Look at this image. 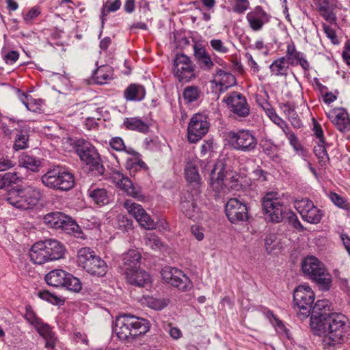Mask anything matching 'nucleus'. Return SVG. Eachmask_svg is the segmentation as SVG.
Wrapping results in <instances>:
<instances>
[{"mask_svg": "<svg viewBox=\"0 0 350 350\" xmlns=\"http://www.w3.org/2000/svg\"><path fill=\"white\" fill-rule=\"evenodd\" d=\"M150 328L147 319L124 314L116 318L114 332L120 340L132 342L145 335Z\"/></svg>", "mask_w": 350, "mask_h": 350, "instance_id": "nucleus-1", "label": "nucleus"}, {"mask_svg": "<svg viewBox=\"0 0 350 350\" xmlns=\"http://www.w3.org/2000/svg\"><path fill=\"white\" fill-rule=\"evenodd\" d=\"M42 197V191L38 187L27 185L11 189L6 193L4 200L16 208L29 210L36 206Z\"/></svg>", "mask_w": 350, "mask_h": 350, "instance_id": "nucleus-2", "label": "nucleus"}, {"mask_svg": "<svg viewBox=\"0 0 350 350\" xmlns=\"http://www.w3.org/2000/svg\"><path fill=\"white\" fill-rule=\"evenodd\" d=\"M229 159H219L215 163L211 174V187L217 193L224 187L233 188L238 182L239 174L230 169L228 162Z\"/></svg>", "mask_w": 350, "mask_h": 350, "instance_id": "nucleus-3", "label": "nucleus"}, {"mask_svg": "<svg viewBox=\"0 0 350 350\" xmlns=\"http://www.w3.org/2000/svg\"><path fill=\"white\" fill-rule=\"evenodd\" d=\"M42 184L52 189L67 191L75 185L73 174L67 169L57 166L41 177Z\"/></svg>", "mask_w": 350, "mask_h": 350, "instance_id": "nucleus-4", "label": "nucleus"}, {"mask_svg": "<svg viewBox=\"0 0 350 350\" xmlns=\"http://www.w3.org/2000/svg\"><path fill=\"white\" fill-rule=\"evenodd\" d=\"M262 206L264 213L271 222H281L287 215L284 198L278 192H267L262 199Z\"/></svg>", "mask_w": 350, "mask_h": 350, "instance_id": "nucleus-5", "label": "nucleus"}, {"mask_svg": "<svg viewBox=\"0 0 350 350\" xmlns=\"http://www.w3.org/2000/svg\"><path fill=\"white\" fill-rule=\"evenodd\" d=\"M78 265L92 275L104 276L107 271L106 262L89 247L81 248L77 252Z\"/></svg>", "mask_w": 350, "mask_h": 350, "instance_id": "nucleus-6", "label": "nucleus"}, {"mask_svg": "<svg viewBox=\"0 0 350 350\" xmlns=\"http://www.w3.org/2000/svg\"><path fill=\"white\" fill-rule=\"evenodd\" d=\"M347 317L342 313H331L328 314L327 332L324 342L329 346H335L340 343L345 334Z\"/></svg>", "mask_w": 350, "mask_h": 350, "instance_id": "nucleus-7", "label": "nucleus"}, {"mask_svg": "<svg viewBox=\"0 0 350 350\" xmlns=\"http://www.w3.org/2000/svg\"><path fill=\"white\" fill-rule=\"evenodd\" d=\"M73 148L81 161L90 167L92 170L101 173L103 166L100 157L96 148L88 141L79 139L72 144Z\"/></svg>", "mask_w": 350, "mask_h": 350, "instance_id": "nucleus-8", "label": "nucleus"}, {"mask_svg": "<svg viewBox=\"0 0 350 350\" xmlns=\"http://www.w3.org/2000/svg\"><path fill=\"white\" fill-rule=\"evenodd\" d=\"M308 275L322 291H327L332 286V277L325 265L314 256H308Z\"/></svg>", "mask_w": 350, "mask_h": 350, "instance_id": "nucleus-9", "label": "nucleus"}, {"mask_svg": "<svg viewBox=\"0 0 350 350\" xmlns=\"http://www.w3.org/2000/svg\"><path fill=\"white\" fill-rule=\"evenodd\" d=\"M227 139L233 149L243 152H253L258 145L255 134L248 129L230 131L227 133Z\"/></svg>", "mask_w": 350, "mask_h": 350, "instance_id": "nucleus-10", "label": "nucleus"}, {"mask_svg": "<svg viewBox=\"0 0 350 350\" xmlns=\"http://www.w3.org/2000/svg\"><path fill=\"white\" fill-rule=\"evenodd\" d=\"M196 66L191 58L183 54L178 53L173 60L172 72L178 81L187 83L196 77Z\"/></svg>", "mask_w": 350, "mask_h": 350, "instance_id": "nucleus-11", "label": "nucleus"}, {"mask_svg": "<svg viewBox=\"0 0 350 350\" xmlns=\"http://www.w3.org/2000/svg\"><path fill=\"white\" fill-rule=\"evenodd\" d=\"M210 123L208 117L202 113H195L190 119L188 126L187 137L191 144H196L202 139L208 132Z\"/></svg>", "mask_w": 350, "mask_h": 350, "instance_id": "nucleus-12", "label": "nucleus"}, {"mask_svg": "<svg viewBox=\"0 0 350 350\" xmlns=\"http://www.w3.org/2000/svg\"><path fill=\"white\" fill-rule=\"evenodd\" d=\"M161 274L165 283L181 291H188L193 286L190 278L178 268L166 266L162 269Z\"/></svg>", "mask_w": 350, "mask_h": 350, "instance_id": "nucleus-13", "label": "nucleus"}, {"mask_svg": "<svg viewBox=\"0 0 350 350\" xmlns=\"http://www.w3.org/2000/svg\"><path fill=\"white\" fill-rule=\"evenodd\" d=\"M128 213L133 216L144 228L152 230L156 228V224L142 205L131 200H126L123 204Z\"/></svg>", "mask_w": 350, "mask_h": 350, "instance_id": "nucleus-14", "label": "nucleus"}, {"mask_svg": "<svg viewBox=\"0 0 350 350\" xmlns=\"http://www.w3.org/2000/svg\"><path fill=\"white\" fill-rule=\"evenodd\" d=\"M311 5L315 7L319 14L331 25L336 23V14L342 9L341 3L328 0H312Z\"/></svg>", "mask_w": 350, "mask_h": 350, "instance_id": "nucleus-15", "label": "nucleus"}, {"mask_svg": "<svg viewBox=\"0 0 350 350\" xmlns=\"http://www.w3.org/2000/svg\"><path fill=\"white\" fill-rule=\"evenodd\" d=\"M226 217L232 224L246 221L248 219L247 206L237 198L230 199L225 206Z\"/></svg>", "mask_w": 350, "mask_h": 350, "instance_id": "nucleus-16", "label": "nucleus"}, {"mask_svg": "<svg viewBox=\"0 0 350 350\" xmlns=\"http://www.w3.org/2000/svg\"><path fill=\"white\" fill-rule=\"evenodd\" d=\"M230 111L238 117H246L250 113V108L245 96L239 92H233L224 98Z\"/></svg>", "mask_w": 350, "mask_h": 350, "instance_id": "nucleus-17", "label": "nucleus"}, {"mask_svg": "<svg viewBox=\"0 0 350 350\" xmlns=\"http://www.w3.org/2000/svg\"><path fill=\"white\" fill-rule=\"evenodd\" d=\"M113 183L120 189L124 191L128 196L133 197L139 201H144V196L139 189L134 187L131 180L118 171L113 172L111 175Z\"/></svg>", "mask_w": 350, "mask_h": 350, "instance_id": "nucleus-18", "label": "nucleus"}, {"mask_svg": "<svg viewBox=\"0 0 350 350\" xmlns=\"http://www.w3.org/2000/svg\"><path fill=\"white\" fill-rule=\"evenodd\" d=\"M180 209L187 218L194 221H199L204 217V213L197 206L196 200L190 193L182 198Z\"/></svg>", "mask_w": 350, "mask_h": 350, "instance_id": "nucleus-19", "label": "nucleus"}, {"mask_svg": "<svg viewBox=\"0 0 350 350\" xmlns=\"http://www.w3.org/2000/svg\"><path fill=\"white\" fill-rule=\"evenodd\" d=\"M271 16L261 7L256 6L246 16L250 27L254 31H260L268 23Z\"/></svg>", "mask_w": 350, "mask_h": 350, "instance_id": "nucleus-20", "label": "nucleus"}, {"mask_svg": "<svg viewBox=\"0 0 350 350\" xmlns=\"http://www.w3.org/2000/svg\"><path fill=\"white\" fill-rule=\"evenodd\" d=\"M293 308L301 320L306 318V286H298L293 292Z\"/></svg>", "mask_w": 350, "mask_h": 350, "instance_id": "nucleus-21", "label": "nucleus"}, {"mask_svg": "<svg viewBox=\"0 0 350 350\" xmlns=\"http://www.w3.org/2000/svg\"><path fill=\"white\" fill-rule=\"evenodd\" d=\"M125 275L127 281L130 284L138 286H145L152 282L150 274L139 267L129 268L125 271Z\"/></svg>", "mask_w": 350, "mask_h": 350, "instance_id": "nucleus-22", "label": "nucleus"}, {"mask_svg": "<svg viewBox=\"0 0 350 350\" xmlns=\"http://www.w3.org/2000/svg\"><path fill=\"white\" fill-rule=\"evenodd\" d=\"M46 241H40L35 243L29 250L31 260L37 265H42L49 262L46 252Z\"/></svg>", "mask_w": 350, "mask_h": 350, "instance_id": "nucleus-23", "label": "nucleus"}, {"mask_svg": "<svg viewBox=\"0 0 350 350\" xmlns=\"http://www.w3.org/2000/svg\"><path fill=\"white\" fill-rule=\"evenodd\" d=\"M329 118L340 131L344 132L350 129V119L345 109H334L330 113Z\"/></svg>", "mask_w": 350, "mask_h": 350, "instance_id": "nucleus-24", "label": "nucleus"}, {"mask_svg": "<svg viewBox=\"0 0 350 350\" xmlns=\"http://www.w3.org/2000/svg\"><path fill=\"white\" fill-rule=\"evenodd\" d=\"M46 252L49 262L60 260L64 258L66 250L64 245L55 239H46Z\"/></svg>", "mask_w": 350, "mask_h": 350, "instance_id": "nucleus-25", "label": "nucleus"}, {"mask_svg": "<svg viewBox=\"0 0 350 350\" xmlns=\"http://www.w3.org/2000/svg\"><path fill=\"white\" fill-rule=\"evenodd\" d=\"M213 82L219 87L220 92H224L236 84V79L231 73L219 69L214 75Z\"/></svg>", "mask_w": 350, "mask_h": 350, "instance_id": "nucleus-26", "label": "nucleus"}, {"mask_svg": "<svg viewBox=\"0 0 350 350\" xmlns=\"http://www.w3.org/2000/svg\"><path fill=\"white\" fill-rule=\"evenodd\" d=\"M328 314H310V326L312 332L317 336H324L327 332Z\"/></svg>", "mask_w": 350, "mask_h": 350, "instance_id": "nucleus-27", "label": "nucleus"}, {"mask_svg": "<svg viewBox=\"0 0 350 350\" xmlns=\"http://www.w3.org/2000/svg\"><path fill=\"white\" fill-rule=\"evenodd\" d=\"M68 273L61 269H53L46 274L44 280L47 284L50 286L62 288L64 284H65Z\"/></svg>", "mask_w": 350, "mask_h": 350, "instance_id": "nucleus-28", "label": "nucleus"}, {"mask_svg": "<svg viewBox=\"0 0 350 350\" xmlns=\"http://www.w3.org/2000/svg\"><path fill=\"white\" fill-rule=\"evenodd\" d=\"M194 56L199 65L204 70H211L214 64L205 48L200 45L194 46Z\"/></svg>", "mask_w": 350, "mask_h": 350, "instance_id": "nucleus-29", "label": "nucleus"}, {"mask_svg": "<svg viewBox=\"0 0 350 350\" xmlns=\"http://www.w3.org/2000/svg\"><path fill=\"white\" fill-rule=\"evenodd\" d=\"M88 195L98 206H104L109 202L108 192L104 188H98L95 185H91L88 190Z\"/></svg>", "mask_w": 350, "mask_h": 350, "instance_id": "nucleus-30", "label": "nucleus"}, {"mask_svg": "<svg viewBox=\"0 0 350 350\" xmlns=\"http://www.w3.org/2000/svg\"><path fill=\"white\" fill-rule=\"evenodd\" d=\"M199 161L195 160L187 163L185 167V176L187 181L195 186L201 183V178L198 172V166Z\"/></svg>", "mask_w": 350, "mask_h": 350, "instance_id": "nucleus-31", "label": "nucleus"}, {"mask_svg": "<svg viewBox=\"0 0 350 350\" xmlns=\"http://www.w3.org/2000/svg\"><path fill=\"white\" fill-rule=\"evenodd\" d=\"M113 75L112 67L109 65H103L94 71L93 77L96 83L105 84L112 79Z\"/></svg>", "mask_w": 350, "mask_h": 350, "instance_id": "nucleus-32", "label": "nucleus"}, {"mask_svg": "<svg viewBox=\"0 0 350 350\" xmlns=\"http://www.w3.org/2000/svg\"><path fill=\"white\" fill-rule=\"evenodd\" d=\"M280 109L283 114L288 119L291 124L296 128H299L301 122L295 111V107L289 103H282L279 105Z\"/></svg>", "mask_w": 350, "mask_h": 350, "instance_id": "nucleus-33", "label": "nucleus"}, {"mask_svg": "<svg viewBox=\"0 0 350 350\" xmlns=\"http://www.w3.org/2000/svg\"><path fill=\"white\" fill-rule=\"evenodd\" d=\"M123 124L126 129L146 133L149 130V124L137 117L126 118Z\"/></svg>", "mask_w": 350, "mask_h": 350, "instance_id": "nucleus-34", "label": "nucleus"}, {"mask_svg": "<svg viewBox=\"0 0 350 350\" xmlns=\"http://www.w3.org/2000/svg\"><path fill=\"white\" fill-rule=\"evenodd\" d=\"M145 94V88L138 84L130 85L124 92V96L127 100H142L144 99Z\"/></svg>", "mask_w": 350, "mask_h": 350, "instance_id": "nucleus-35", "label": "nucleus"}, {"mask_svg": "<svg viewBox=\"0 0 350 350\" xmlns=\"http://www.w3.org/2000/svg\"><path fill=\"white\" fill-rule=\"evenodd\" d=\"M141 254L136 250H130L123 254L122 261L125 266V271L129 268L134 269L139 267Z\"/></svg>", "mask_w": 350, "mask_h": 350, "instance_id": "nucleus-36", "label": "nucleus"}, {"mask_svg": "<svg viewBox=\"0 0 350 350\" xmlns=\"http://www.w3.org/2000/svg\"><path fill=\"white\" fill-rule=\"evenodd\" d=\"M286 58L291 65L300 64L304 70H306V61L303 58V54L297 51L294 44H288Z\"/></svg>", "mask_w": 350, "mask_h": 350, "instance_id": "nucleus-37", "label": "nucleus"}, {"mask_svg": "<svg viewBox=\"0 0 350 350\" xmlns=\"http://www.w3.org/2000/svg\"><path fill=\"white\" fill-rule=\"evenodd\" d=\"M18 97L28 110L36 112L40 109L42 100L35 99L31 95L20 91L18 92Z\"/></svg>", "mask_w": 350, "mask_h": 350, "instance_id": "nucleus-38", "label": "nucleus"}, {"mask_svg": "<svg viewBox=\"0 0 350 350\" xmlns=\"http://www.w3.org/2000/svg\"><path fill=\"white\" fill-rule=\"evenodd\" d=\"M65 219L66 215L55 212L46 214L44 217V221L49 227L59 229L62 226L63 222H65Z\"/></svg>", "mask_w": 350, "mask_h": 350, "instance_id": "nucleus-39", "label": "nucleus"}, {"mask_svg": "<svg viewBox=\"0 0 350 350\" xmlns=\"http://www.w3.org/2000/svg\"><path fill=\"white\" fill-rule=\"evenodd\" d=\"M288 62L286 57H280L270 65V71L275 76L286 75L288 70Z\"/></svg>", "mask_w": 350, "mask_h": 350, "instance_id": "nucleus-40", "label": "nucleus"}, {"mask_svg": "<svg viewBox=\"0 0 350 350\" xmlns=\"http://www.w3.org/2000/svg\"><path fill=\"white\" fill-rule=\"evenodd\" d=\"M19 163L21 166L32 172H38L41 167V161L33 156L23 154L20 157Z\"/></svg>", "mask_w": 350, "mask_h": 350, "instance_id": "nucleus-41", "label": "nucleus"}, {"mask_svg": "<svg viewBox=\"0 0 350 350\" xmlns=\"http://www.w3.org/2000/svg\"><path fill=\"white\" fill-rule=\"evenodd\" d=\"M61 229L68 234H73L77 238H83V232L79 226L68 215H66V219H65V222H63Z\"/></svg>", "mask_w": 350, "mask_h": 350, "instance_id": "nucleus-42", "label": "nucleus"}, {"mask_svg": "<svg viewBox=\"0 0 350 350\" xmlns=\"http://www.w3.org/2000/svg\"><path fill=\"white\" fill-rule=\"evenodd\" d=\"M262 107L267 116L273 123L281 128L282 131H286L287 129V124L276 113L273 108L267 103Z\"/></svg>", "mask_w": 350, "mask_h": 350, "instance_id": "nucleus-43", "label": "nucleus"}, {"mask_svg": "<svg viewBox=\"0 0 350 350\" xmlns=\"http://www.w3.org/2000/svg\"><path fill=\"white\" fill-rule=\"evenodd\" d=\"M19 53L17 51L10 49L6 45L1 50V56L4 62L8 65H13L19 58Z\"/></svg>", "mask_w": 350, "mask_h": 350, "instance_id": "nucleus-44", "label": "nucleus"}, {"mask_svg": "<svg viewBox=\"0 0 350 350\" xmlns=\"http://www.w3.org/2000/svg\"><path fill=\"white\" fill-rule=\"evenodd\" d=\"M322 216V211L314 206L312 201L308 200V223L318 224Z\"/></svg>", "mask_w": 350, "mask_h": 350, "instance_id": "nucleus-45", "label": "nucleus"}, {"mask_svg": "<svg viewBox=\"0 0 350 350\" xmlns=\"http://www.w3.org/2000/svg\"><path fill=\"white\" fill-rule=\"evenodd\" d=\"M265 246L268 254H271L273 251L282 247L280 239L274 234H269L266 236Z\"/></svg>", "mask_w": 350, "mask_h": 350, "instance_id": "nucleus-46", "label": "nucleus"}, {"mask_svg": "<svg viewBox=\"0 0 350 350\" xmlns=\"http://www.w3.org/2000/svg\"><path fill=\"white\" fill-rule=\"evenodd\" d=\"M126 167L133 171L147 169L146 164L142 160L141 154H135V157H128L126 161Z\"/></svg>", "mask_w": 350, "mask_h": 350, "instance_id": "nucleus-47", "label": "nucleus"}, {"mask_svg": "<svg viewBox=\"0 0 350 350\" xmlns=\"http://www.w3.org/2000/svg\"><path fill=\"white\" fill-rule=\"evenodd\" d=\"M200 90L196 86H187L185 88L183 96L187 103H191L197 100L200 96Z\"/></svg>", "mask_w": 350, "mask_h": 350, "instance_id": "nucleus-48", "label": "nucleus"}, {"mask_svg": "<svg viewBox=\"0 0 350 350\" xmlns=\"http://www.w3.org/2000/svg\"><path fill=\"white\" fill-rule=\"evenodd\" d=\"M62 288H65L73 292H79L81 289V283L77 278L69 273L68 277H66L65 284Z\"/></svg>", "mask_w": 350, "mask_h": 350, "instance_id": "nucleus-49", "label": "nucleus"}, {"mask_svg": "<svg viewBox=\"0 0 350 350\" xmlns=\"http://www.w3.org/2000/svg\"><path fill=\"white\" fill-rule=\"evenodd\" d=\"M311 131L312 133V136L315 138L317 142H325L323 128L321 124L317 122L314 118H312Z\"/></svg>", "mask_w": 350, "mask_h": 350, "instance_id": "nucleus-50", "label": "nucleus"}, {"mask_svg": "<svg viewBox=\"0 0 350 350\" xmlns=\"http://www.w3.org/2000/svg\"><path fill=\"white\" fill-rule=\"evenodd\" d=\"M19 177L16 172H7L0 176V189H5L18 182Z\"/></svg>", "mask_w": 350, "mask_h": 350, "instance_id": "nucleus-51", "label": "nucleus"}, {"mask_svg": "<svg viewBox=\"0 0 350 350\" xmlns=\"http://www.w3.org/2000/svg\"><path fill=\"white\" fill-rule=\"evenodd\" d=\"M144 239L145 244L152 250L161 249L162 246V243L160 239L154 233H146Z\"/></svg>", "mask_w": 350, "mask_h": 350, "instance_id": "nucleus-52", "label": "nucleus"}, {"mask_svg": "<svg viewBox=\"0 0 350 350\" xmlns=\"http://www.w3.org/2000/svg\"><path fill=\"white\" fill-rule=\"evenodd\" d=\"M328 307V301L325 299L317 300L314 306H312L311 310L309 311L310 314H329L327 312V308Z\"/></svg>", "mask_w": 350, "mask_h": 350, "instance_id": "nucleus-53", "label": "nucleus"}, {"mask_svg": "<svg viewBox=\"0 0 350 350\" xmlns=\"http://www.w3.org/2000/svg\"><path fill=\"white\" fill-rule=\"evenodd\" d=\"M210 45L213 51L220 54L228 53L230 51L226 43L218 38H213L211 40Z\"/></svg>", "mask_w": 350, "mask_h": 350, "instance_id": "nucleus-54", "label": "nucleus"}, {"mask_svg": "<svg viewBox=\"0 0 350 350\" xmlns=\"http://www.w3.org/2000/svg\"><path fill=\"white\" fill-rule=\"evenodd\" d=\"M318 145L314 148V152L315 155L319 159L321 165L325 164L326 161H329V157L325 148V142H317Z\"/></svg>", "mask_w": 350, "mask_h": 350, "instance_id": "nucleus-55", "label": "nucleus"}, {"mask_svg": "<svg viewBox=\"0 0 350 350\" xmlns=\"http://www.w3.org/2000/svg\"><path fill=\"white\" fill-rule=\"evenodd\" d=\"M230 3L232 6V10L239 14L245 12L250 6L248 0H230Z\"/></svg>", "mask_w": 350, "mask_h": 350, "instance_id": "nucleus-56", "label": "nucleus"}, {"mask_svg": "<svg viewBox=\"0 0 350 350\" xmlns=\"http://www.w3.org/2000/svg\"><path fill=\"white\" fill-rule=\"evenodd\" d=\"M146 302L150 308L157 310H161L163 309L167 305V301L165 299H159L152 297H148Z\"/></svg>", "mask_w": 350, "mask_h": 350, "instance_id": "nucleus-57", "label": "nucleus"}, {"mask_svg": "<svg viewBox=\"0 0 350 350\" xmlns=\"http://www.w3.org/2000/svg\"><path fill=\"white\" fill-rule=\"evenodd\" d=\"M270 322L279 334L290 338L288 329L280 319L278 317H274V320H270Z\"/></svg>", "mask_w": 350, "mask_h": 350, "instance_id": "nucleus-58", "label": "nucleus"}, {"mask_svg": "<svg viewBox=\"0 0 350 350\" xmlns=\"http://www.w3.org/2000/svg\"><path fill=\"white\" fill-rule=\"evenodd\" d=\"M24 317L25 320L33 327L42 320L36 315L31 306H27L25 308V313Z\"/></svg>", "mask_w": 350, "mask_h": 350, "instance_id": "nucleus-59", "label": "nucleus"}, {"mask_svg": "<svg viewBox=\"0 0 350 350\" xmlns=\"http://www.w3.org/2000/svg\"><path fill=\"white\" fill-rule=\"evenodd\" d=\"M39 297L53 304H59L62 301V299L49 291H41L38 293Z\"/></svg>", "mask_w": 350, "mask_h": 350, "instance_id": "nucleus-60", "label": "nucleus"}, {"mask_svg": "<svg viewBox=\"0 0 350 350\" xmlns=\"http://www.w3.org/2000/svg\"><path fill=\"white\" fill-rule=\"evenodd\" d=\"M34 327L38 334L44 338L53 334L50 326L48 324L44 323L42 320L35 325Z\"/></svg>", "mask_w": 350, "mask_h": 350, "instance_id": "nucleus-61", "label": "nucleus"}, {"mask_svg": "<svg viewBox=\"0 0 350 350\" xmlns=\"http://www.w3.org/2000/svg\"><path fill=\"white\" fill-rule=\"evenodd\" d=\"M29 137L26 133L18 135L15 139L14 148L16 150H22L27 148Z\"/></svg>", "mask_w": 350, "mask_h": 350, "instance_id": "nucleus-62", "label": "nucleus"}, {"mask_svg": "<svg viewBox=\"0 0 350 350\" xmlns=\"http://www.w3.org/2000/svg\"><path fill=\"white\" fill-rule=\"evenodd\" d=\"M40 9L38 6L33 7L24 16L23 19L27 24H30L40 14Z\"/></svg>", "mask_w": 350, "mask_h": 350, "instance_id": "nucleus-63", "label": "nucleus"}, {"mask_svg": "<svg viewBox=\"0 0 350 350\" xmlns=\"http://www.w3.org/2000/svg\"><path fill=\"white\" fill-rule=\"evenodd\" d=\"M330 200L338 207L349 209V204L346 203V201L343 198L334 192H331L329 194Z\"/></svg>", "mask_w": 350, "mask_h": 350, "instance_id": "nucleus-64", "label": "nucleus"}]
</instances>
